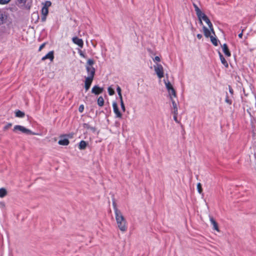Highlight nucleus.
<instances>
[{"label": "nucleus", "instance_id": "obj_32", "mask_svg": "<svg viewBox=\"0 0 256 256\" xmlns=\"http://www.w3.org/2000/svg\"><path fill=\"white\" fill-rule=\"evenodd\" d=\"M12 126V124L11 123H8V124H6L4 128V130H8V128H10Z\"/></svg>", "mask_w": 256, "mask_h": 256}, {"label": "nucleus", "instance_id": "obj_5", "mask_svg": "<svg viewBox=\"0 0 256 256\" xmlns=\"http://www.w3.org/2000/svg\"><path fill=\"white\" fill-rule=\"evenodd\" d=\"M193 6L200 22L201 24H202V21L206 16L199 8L196 4H194Z\"/></svg>", "mask_w": 256, "mask_h": 256}, {"label": "nucleus", "instance_id": "obj_8", "mask_svg": "<svg viewBox=\"0 0 256 256\" xmlns=\"http://www.w3.org/2000/svg\"><path fill=\"white\" fill-rule=\"evenodd\" d=\"M86 72L88 73V76L90 78H94L96 72V70L94 66H86Z\"/></svg>", "mask_w": 256, "mask_h": 256}, {"label": "nucleus", "instance_id": "obj_31", "mask_svg": "<svg viewBox=\"0 0 256 256\" xmlns=\"http://www.w3.org/2000/svg\"><path fill=\"white\" fill-rule=\"evenodd\" d=\"M120 106H121L122 110L124 112L126 111V108H125L123 100H122V102H120Z\"/></svg>", "mask_w": 256, "mask_h": 256}, {"label": "nucleus", "instance_id": "obj_36", "mask_svg": "<svg viewBox=\"0 0 256 256\" xmlns=\"http://www.w3.org/2000/svg\"><path fill=\"white\" fill-rule=\"evenodd\" d=\"M177 114H178V112L176 113V114H174V121L178 123L179 122H178V118H177Z\"/></svg>", "mask_w": 256, "mask_h": 256}, {"label": "nucleus", "instance_id": "obj_25", "mask_svg": "<svg viewBox=\"0 0 256 256\" xmlns=\"http://www.w3.org/2000/svg\"><path fill=\"white\" fill-rule=\"evenodd\" d=\"M164 84L166 85V87L168 90L173 88L172 86V84L170 83V82L168 80L166 81L164 80Z\"/></svg>", "mask_w": 256, "mask_h": 256}, {"label": "nucleus", "instance_id": "obj_26", "mask_svg": "<svg viewBox=\"0 0 256 256\" xmlns=\"http://www.w3.org/2000/svg\"><path fill=\"white\" fill-rule=\"evenodd\" d=\"M98 104L99 106H102L104 104V100L102 96H100L98 99Z\"/></svg>", "mask_w": 256, "mask_h": 256}, {"label": "nucleus", "instance_id": "obj_2", "mask_svg": "<svg viewBox=\"0 0 256 256\" xmlns=\"http://www.w3.org/2000/svg\"><path fill=\"white\" fill-rule=\"evenodd\" d=\"M204 21L206 24L208 25L209 28H207L205 26H203L202 29L204 33V35L206 37L208 38L210 36V34L212 33L214 35V32L212 24L210 22V20L208 18L207 16H206L202 20Z\"/></svg>", "mask_w": 256, "mask_h": 256}, {"label": "nucleus", "instance_id": "obj_45", "mask_svg": "<svg viewBox=\"0 0 256 256\" xmlns=\"http://www.w3.org/2000/svg\"><path fill=\"white\" fill-rule=\"evenodd\" d=\"M33 15H36L38 17V14H34H34H33Z\"/></svg>", "mask_w": 256, "mask_h": 256}, {"label": "nucleus", "instance_id": "obj_19", "mask_svg": "<svg viewBox=\"0 0 256 256\" xmlns=\"http://www.w3.org/2000/svg\"><path fill=\"white\" fill-rule=\"evenodd\" d=\"M88 145V143L84 141L81 140L78 145V148L80 150H84Z\"/></svg>", "mask_w": 256, "mask_h": 256}, {"label": "nucleus", "instance_id": "obj_18", "mask_svg": "<svg viewBox=\"0 0 256 256\" xmlns=\"http://www.w3.org/2000/svg\"><path fill=\"white\" fill-rule=\"evenodd\" d=\"M168 91L170 100L173 99V98H175L176 96V92L174 88H171L170 90H168Z\"/></svg>", "mask_w": 256, "mask_h": 256}, {"label": "nucleus", "instance_id": "obj_27", "mask_svg": "<svg viewBox=\"0 0 256 256\" xmlns=\"http://www.w3.org/2000/svg\"><path fill=\"white\" fill-rule=\"evenodd\" d=\"M94 60L92 59H88L86 62V66H93L92 65L94 64Z\"/></svg>", "mask_w": 256, "mask_h": 256}, {"label": "nucleus", "instance_id": "obj_17", "mask_svg": "<svg viewBox=\"0 0 256 256\" xmlns=\"http://www.w3.org/2000/svg\"><path fill=\"white\" fill-rule=\"evenodd\" d=\"M69 140L66 138H62L59 140L58 143L60 145L68 146L69 144Z\"/></svg>", "mask_w": 256, "mask_h": 256}, {"label": "nucleus", "instance_id": "obj_29", "mask_svg": "<svg viewBox=\"0 0 256 256\" xmlns=\"http://www.w3.org/2000/svg\"><path fill=\"white\" fill-rule=\"evenodd\" d=\"M108 92L110 96H112L114 94V91L112 89V88L110 86L108 87Z\"/></svg>", "mask_w": 256, "mask_h": 256}, {"label": "nucleus", "instance_id": "obj_21", "mask_svg": "<svg viewBox=\"0 0 256 256\" xmlns=\"http://www.w3.org/2000/svg\"><path fill=\"white\" fill-rule=\"evenodd\" d=\"M8 194V191L5 188H0V198H2L6 196Z\"/></svg>", "mask_w": 256, "mask_h": 256}, {"label": "nucleus", "instance_id": "obj_15", "mask_svg": "<svg viewBox=\"0 0 256 256\" xmlns=\"http://www.w3.org/2000/svg\"><path fill=\"white\" fill-rule=\"evenodd\" d=\"M222 51L224 52V54L228 57L230 56L231 54L229 50L228 46L226 44H224L222 46Z\"/></svg>", "mask_w": 256, "mask_h": 256}, {"label": "nucleus", "instance_id": "obj_7", "mask_svg": "<svg viewBox=\"0 0 256 256\" xmlns=\"http://www.w3.org/2000/svg\"><path fill=\"white\" fill-rule=\"evenodd\" d=\"M112 108L114 114H116V118H122V114L119 110L118 104L116 102H112Z\"/></svg>", "mask_w": 256, "mask_h": 256}, {"label": "nucleus", "instance_id": "obj_13", "mask_svg": "<svg viewBox=\"0 0 256 256\" xmlns=\"http://www.w3.org/2000/svg\"><path fill=\"white\" fill-rule=\"evenodd\" d=\"M210 220L213 226V229L216 230L217 232H219L220 230L218 226V224L216 221L214 220V218L212 216H210Z\"/></svg>", "mask_w": 256, "mask_h": 256}, {"label": "nucleus", "instance_id": "obj_30", "mask_svg": "<svg viewBox=\"0 0 256 256\" xmlns=\"http://www.w3.org/2000/svg\"><path fill=\"white\" fill-rule=\"evenodd\" d=\"M10 1L11 0H0V4H8Z\"/></svg>", "mask_w": 256, "mask_h": 256}, {"label": "nucleus", "instance_id": "obj_3", "mask_svg": "<svg viewBox=\"0 0 256 256\" xmlns=\"http://www.w3.org/2000/svg\"><path fill=\"white\" fill-rule=\"evenodd\" d=\"M13 131L15 132H17L18 131H20L22 133L30 134H35L34 133L32 132L30 130L26 128L25 127L20 126L16 125L14 127Z\"/></svg>", "mask_w": 256, "mask_h": 256}, {"label": "nucleus", "instance_id": "obj_39", "mask_svg": "<svg viewBox=\"0 0 256 256\" xmlns=\"http://www.w3.org/2000/svg\"><path fill=\"white\" fill-rule=\"evenodd\" d=\"M18 0L20 3H21L22 4H24L26 2V0Z\"/></svg>", "mask_w": 256, "mask_h": 256}, {"label": "nucleus", "instance_id": "obj_44", "mask_svg": "<svg viewBox=\"0 0 256 256\" xmlns=\"http://www.w3.org/2000/svg\"><path fill=\"white\" fill-rule=\"evenodd\" d=\"M119 96V98H120V102H122V100H122V95L121 94V95H120V96Z\"/></svg>", "mask_w": 256, "mask_h": 256}, {"label": "nucleus", "instance_id": "obj_10", "mask_svg": "<svg viewBox=\"0 0 256 256\" xmlns=\"http://www.w3.org/2000/svg\"><path fill=\"white\" fill-rule=\"evenodd\" d=\"M94 80L93 78L86 77L84 80V88L86 91L88 90L90 88V85Z\"/></svg>", "mask_w": 256, "mask_h": 256}, {"label": "nucleus", "instance_id": "obj_42", "mask_svg": "<svg viewBox=\"0 0 256 256\" xmlns=\"http://www.w3.org/2000/svg\"><path fill=\"white\" fill-rule=\"evenodd\" d=\"M196 36L198 39H201L202 38V35L201 34H198Z\"/></svg>", "mask_w": 256, "mask_h": 256}, {"label": "nucleus", "instance_id": "obj_34", "mask_svg": "<svg viewBox=\"0 0 256 256\" xmlns=\"http://www.w3.org/2000/svg\"><path fill=\"white\" fill-rule=\"evenodd\" d=\"M153 60L154 62H160V58L159 56H156L153 58Z\"/></svg>", "mask_w": 256, "mask_h": 256}, {"label": "nucleus", "instance_id": "obj_37", "mask_svg": "<svg viewBox=\"0 0 256 256\" xmlns=\"http://www.w3.org/2000/svg\"><path fill=\"white\" fill-rule=\"evenodd\" d=\"M78 53H79L80 55L82 57L84 58H86V56H85L84 54V52H83L81 50H80L78 51Z\"/></svg>", "mask_w": 256, "mask_h": 256}, {"label": "nucleus", "instance_id": "obj_40", "mask_svg": "<svg viewBox=\"0 0 256 256\" xmlns=\"http://www.w3.org/2000/svg\"><path fill=\"white\" fill-rule=\"evenodd\" d=\"M244 30L243 29L242 31V32L238 34V37L240 38H242V35H243V32H244Z\"/></svg>", "mask_w": 256, "mask_h": 256}, {"label": "nucleus", "instance_id": "obj_20", "mask_svg": "<svg viewBox=\"0 0 256 256\" xmlns=\"http://www.w3.org/2000/svg\"><path fill=\"white\" fill-rule=\"evenodd\" d=\"M208 37L210 38V41L214 46H217L218 45V40L216 37L214 36H211V34Z\"/></svg>", "mask_w": 256, "mask_h": 256}, {"label": "nucleus", "instance_id": "obj_24", "mask_svg": "<svg viewBox=\"0 0 256 256\" xmlns=\"http://www.w3.org/2000/svg\"><path fill=\"white\" fill-rule=\"evenodd\" d=\"M16 116L18 118H23L24 116V113L20 110H17L15 112Z\"/></svg>", "mask_w": 256, "mask_h": 256}, {"label": "nucleus", "instance_id": "obj_33", "mask_svg": "<svg viewBox=\"0 0 256 256\" xmlns=\"http://www.w3.org/2000/svg\"><path fill=\"white\" fill-rule=\"evenodd\" d=\"M116 90H117V92L118 93V95L120 96V95H121L122 94H121V88H120L119 86H118L117 88H116Z\"/></svg>", "mask_w": 256, "mask_h": 256}, {"label": "nucleus", "instance_id": "obj_41", "mask_svg": "<svg viewBox=\"0 0 256 256\" xmlns=\"http://www.w3.org/2000/svg\"><path fill=\"white\" fill-rule=\"evenodd\" d=\"M226 102L228 104H231L232 102L228 98H226Z\"/></svg>", "mask_w": 256, "mask_h": 256}, {"label": "nucleus", "instance_id": "obj_12", "mask_svg": "<svg viewBox=\"0 0 256 256\" xmlns=\"http://www.w3.org/2000/svg\"><path fill=\"white\" fill-rule=\"evenodd\" d=\"M72 40L73 42L80 48H82L84 46V42L82 39L79 38L78 37H74L72 38Z\"/></svg>", "mask_w": 256, "mask_h": 256}, {"label": "nucleus", "instance_id": "obj_9", "mask_svg": "<svg viewBox=\"0 0 256 256\" xmlns=\"http://www.w3.org/2000/svg\"><path fill=\"white\" fill-rule=\"evenodd\" d=\"M8 18V14L6 12L2 10H0V25L4 24Z\"/></svg>", "mask_w": 256, "mask_h": 256}, {"label": "nucleus", "instance_id": "obj_16", "mask_svg": "<svg viewBox=\"0 0 256 256\" xmlns=\"http://www.w3.org/2000/svg\"><path fill=\"white\" fill-rule=\"evenodd\" d=\"M218 54L220 56V58L221 62L222 64L226 68H228V63L227 61L225 60V58H224V57L223 56L222 54L220 52H218Z\"/></svg>", "mask_w": 256, "mask_h": 256}, {"label": "nucleus", "instance_id": "obj_4", "mask_svg": "<svg viewBox=\"0 0 256 256\" xmlns=\"http://www.w3.org/2000/svg\"><path fill=\"white\" fill-rule=\"evenodd\" d=\"M154 71L159 78H162L164 76V70L162 64H156L154 66Z\"/></svg>", "mask_w": 256, "mask_h": 256}, {"label": "nucleus", "instance_id": "obj_1", "mask_svg": "<svg viewBox=\"0 0 256 256\" xmlns=\"http://www.w3.org/2000/svg\"><path fill=\"white\" fill-rule=\"evenodd\" d=\"M116 222L118 228L122 232L127 230L126 222L122 212L118 209L114 203L113 204Z\"/></svg>", "mask_w": 256, "mask_h": 256}, {"label": "nucleus", "instance_id": "obj_23", "mask_svg": "<svg viewBox=\"0 0 256 256\" xmlns=\"http://www.w3.org/2000/svg\"><path fill=\"white\" fill-rule=\"evenodd\" d=\"M83 126L84 128L88 130H90L93 132H95L96 130V128L94 127L91 126L88 124H83Z\"/></svg>", "mask_w": 256, "mask_h": 256}, {"label": "nucleus", "instance_id": "obj_38", "mask_svg": "<svg viewBox=\"0 0 256 256\" xmlns=\"http://www.w3.org/2000/svg\"><path fill=\"white\" fill-rule=\"evenodd\" d=\"M44 44H41L39 48V51H40L44 48Z\"/></svg>", "mask_w": 256, "mask_h": 256}, {"label": "nucleus", "instance_id": "obj_22", "mask_svg": "<svg viewBox=\"0 0 256 256\" xmlns=\"http://www.w3.org/2000/svg\"><path fill=\"white\" fill-rule=\"evenodd\" d=\"M171 101H172V108H173L172 112L174 114H176V113L178 112V108H177L176 103L173 99L171 100Z\"/></svg>", "mask_w": 256, "mask_h": 256}, {"label": "nucleus", "instance_id": "obj_11", "mask_svg": "<svg viewBox=\"0 0 256 256\" xmlns=\"http://www.w3.org/2000/svg\"><path fill=\"white\" fill-rule=\"evenodd\" d=\"M103 92V88H100L98 86H94L92 90V94H94L96 95L99 94Z\"/></svg>", "mask_w": 256, "mask_h": 256}, {"label": "nucleus", "instance_id": "obj_28", "mask_svg": "<svg viewBox=\"0 0 256 256\" xmlns=\"http://www.w3.org/2000/svg\"><path fill=\"white\" fill-rule=\"evenodd\" d=\"M196 187H197V190H198V193L200 194H202L203 195V194H202V184L200 183H198L197 184V186H196Z\"/></svg>", "mask_w": 256, "mask_h": 256}, {"label": "nucleus", "instance_id": "obj_6", "mask_svg": "<svg viewBox=\"0 0 256 256\" xmlns=\"http://www.w3.org/2000/svg\"><path fill=\"white\" fill-rule=\"evenodd\" d=\"M50 5L51 2L50 1H47L42 9V22H45L46 20V16L48 12V8Z\"/></svg>", "mask_w": 256, "mask_h": 256}, {"label": "nucleus", "instance_id": "obj_35", "mask_svg": "<svg viewBox=\"0 0 256 256\" xmlns=\"http://www.w3.org/2000/svg\"><path fill=\"white\" fill-rule=\"evenodd\" d=\"M84 110V106L83 105H80L79 107L78 110L80 112H82Z\"/></svg>", "mask_w": 256, "mask_h": 256}, {"label": "nucleus", "instance_id": "obj_43", "mask_svg": "<svg viewBox=\"0 0 256 256\" xmlns=\"http://www.w3.org/2000/svg\"><path fill=\"white\" fill-rule=\"evenodd\" d=\"M229 92L230 94H233V90L230 86H229Z\"/></svg>", "mask_w": 256, "mask_h": 256}, {"label": "nucleus", "instance_id": "obj_14", "mask_svg": "<svg viewBox=\"0 0 256 256\" xmlns=\"http://www.w3.org/2000/svg\"><path fill=\"white\" fill-rule=\"evenodd\" d=\"M54 58V51L50 52L47 54L42 58V60H45L46 59L50 60V61H52Z\"/></svg>", "mask_w": 256, "mask_h": 256}]
</instances>
